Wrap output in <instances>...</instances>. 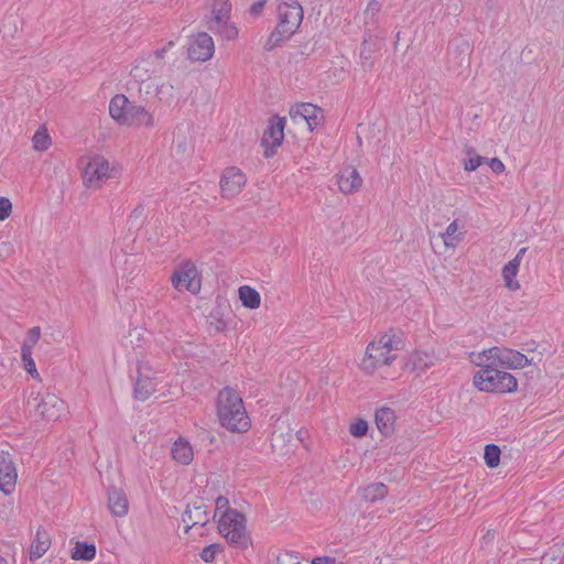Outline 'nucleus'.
<instances>
[{"label":"nucleus","mask_w":564,"mask_h":564,"mask_svg":"<svg viewBox=\"0 0 564 564\" xmlns=\"http://www.w3.org/2000/svg\"><path fill=\"white\" fill-rule=\"evenodd\" d=\"M405 347V338L402 333L395 329H388L376 335L368 341L362 356L358 361L359 371L370 378L380 377L387 380L389 368H391L398 359V352Z\"/></svg>","instance_id":"nucleus-1"},{"label":"nucleus","mask_w":564,"mask_h":564,"mask_svg":"<svg viewBox=\"0 0 564 564\" xmlns=\"http://www.w3.org/2000/svg\"><path fill=\"white\" fill-rule=\"evenodd\" d=\"M215 413L219 426L231 434H246L252 426L243 399L236 388L227 386L218 391Z\"/></svg>","instance_id":"nucleus-2"},{"label":"nucleus","mask_w":564,"mask_h":564,"mask_svg":"<svg viewBox=\"0 0 564 564\" xmlns=\"http://www.w3.org/2000/svg\"><path fill=\"white\" fill-rule=\"evenodd\" d=\"M172 388L170 377L161 367L145 357L137 360L132 389L134 400L164 399L172 394Z\"/></svg>","instance_id":"nucleus-3"},{"label":"nucleus","mask_w":564,"mask_h":564,"mask_svg":"<svg viewBox=\"0 0 564 564\" xmlns=\"http://www.w3.org/2000/svg\"><path fill=\"white\" fill-rule=\"evenodd\" d=\"M304 10L297 0H283L276 4V24L264 42V50L272 51L282 45L299 31Z\"/></svg>","instance_id":"nucleus-4"},{"label":"nucleus","mask_w":564,"mask_h":564,"mask_svg":"<svg viewBox=\"0 0 564 564\" xmlns=\"http://www.w3.org/2000/svg\"><path fill=\"white\" fill-rule=\"evenodd\" d=\"M108 112L119 127L151 129L155 124L153 113L145 107L131 102L123 94H116L110 99Z\"/></svg>","instance_id":"nucleus-5"},{"label":"nucleus","mask_w":564,"mask_h":564,"mask_svg":"<svg viewBox=\"0 0 564 564\" xmlns=\"http://www.w3.org/2000/svg\"><path fill=\"white\" fill-rule=\"evenodd\" d=\"M477 370L471 379L473 387L479 392L502 395L511 394L518 391L519 383L517 378L490 362H484V366H477Z\"/></svg>","instance_id":"nucleus-6"},{"label":"nucleus","mask_w":564,"mask_h":564,"mask_svg":"<svg viewBox=\"0 0 564 564\" xmlns=\"http://www.w3.org/2000/svg\"><path fill=\"white\" fill-rule=\"evenodd\" d=\"M80 180L83 186L90 191L100 189L116 175L109 160L100 154H90L80 160Z\"/></svg>","instance_id":"nucleus-7"},{"label":"nucleus","mask_w":564,"mask_h":564,"mask_svg":"<svg viewBox=\"0 0 564 564\" xmlns=\"http://www.w3.org/2000/svg\"><path fill=\"white\" fill-rule=\"evenodd\" d=\"M469 361L475 366L490 362L506 369H523L530 364L524 354L507 347H491L481 351H473L469 354Z\"/></svg>","instance_id":"nucleus-8"},{"label":"nucleus","mask_w":564,"mask_h":564,"mask_svg":"<svg viewBox=\"0 0 564 564\" xmlns=\"http://www.w3.org/2000/svg\"><path fill=\"white\" fill-rule=\"evenodd\" d=\"M30 414L36 421L57 422L66 415V403L56 393H36L33 400L28 401Z\"/></svg>","instance_id":"nucleus-9"},{"label":"nucleus","mask_w":564,"mask_h":564,"mask_svg":"<svg viewBox=\"0 0 564 564\" xmlns=\"http://www.w3.org/2000/svg\"><path fill=\"white\" fill-rule=\"evenodd\" d=\"M170 282L178 293L197 295L202 291L203 275L193 260L185 259L175 265L171 272Z\"/></svg>","instance_id":"nucleus-10"},{"label":"nucleus","mask_w":564,"mask_h":564,"mask_svg":"<svg viewBox=\"0 0 564 564\" xmlns=\"http://www.w3.org/2000/svg\"><path fill=\"white\" fill-rule=\"evenodd\" d=\"M219 533L230 544L246 549L249 544V536L246 530V519L240 512H227L218 519Z\"/></svg>","instance_id":"nucleus-11"},{"label":"nucleus","mask_w":564,"mask_h":564,"mask_svg":"<svg viewBox=\"0 0 564 564\" xmlns=\"http://www.w3.org/2000/svg\"><path fill=\"white\" fill-rule=\"evenodd\" d=\"M215 54V42L213 36L204 31L191 34L186 43L187 58L193 63H205Z\"/></svg>","instance_id":"nucleus-12"},{"label":"nucleus","mask_w":564,"mask_h":564,"mask_svg":"<svg viewBox=\"0 0 564 564\" xmlns=\"http://www.w3.org/2000/svg\"><path fill=\"white\" fill-rule=\"evenodd\" d=\"M182 522L185 524V534L199 531V538L208 535L209 514L205 505H188L182 514Z\"/></svg>","instance_id":"nucleus-13"},{"label":"nucleus","mask_w":564,"mask_h":564,"mask_svg":"<svg viewBox=\"0 0 564 564\" xmlns=\"http://www.w3.org/2000/svg\"><path fill=\"white\" fill-rule=\"evenodd\" d=\"M247 182V175L239 167L228 166L219 177V194L224 199H231L242 192Z\"/></svg>","instance_id":"nucleus-14"},{"label":"nucleus","mask_w":564,"mask_h":564,"mask_svg":"<svg viewBox=\"0 0 564 564\" xmlns=\"http://www.w3.org/2000/svg\"><path fill=\"white\" fill-rule=\"evenodd\" d=\"M285 126V118L278 116L270 118L261 140L263 155L265 158L273 156L276 153V150L282 145Z\"/></svg>","instance_id":"nucleus-15"},{"label":"nucleus","mask_w":564,"mask_h":564,"mask_svg":"<svg viewBox=\"0 0 564 564\" xmlns=\"http://www.w3.org/2000/svg\"><path fill=\"white\" fill-rule=\"evenodd\" d=\"M290 116L295 122L304 121L310 131H314L324 121L323 109L311 102L294 105L290 110Z\"/></svg>","instance_id":"nucleus-16"},{"label":"nucleus","mask_w":564,"mask_h":564,"mask_svg":"<svg viewBox=\"0 0 564 564\" xmlns=\"http://www.w3.org/2000/svg\"><path fill=\"white\" fill-rule=\"evenodd\" d=\"M438 358L433 348H414L406 357L404 369L410 372L422 373L433 367Z\"/></svg>","instance_id":"nucleus-17"},{"label":"nucleus","mask_w":564,"mask_h":564,"mask_svg":"<svg viewBox=\"0 0 564 564\" xmlns=\"http://www.w3.org/2000/svg\"><path fill=\"white\" fill-rule=\"evenodd\" d=\"M338 191L343 195H352L358 193L364 186V178L361 177L357 167L351 164L344 165L335 175Z\"/></svg>","instance_id":"nucleus-18"},{"label":"nucleus","mask_w":564,"mask_h":564,"mask_svg":"<svg viewBox=\"0 0 564 564\" xmlns=\"http://www.w3.org/2000/svg\"><path fill=\"white\" fill-rule=\"evenodd\" d=\"M18 470L12 456L9 453H0V491L11 496L17 488Z\"/></svg>","instance_id":"nucleus-19"},{"label":"nucleus","mask_w":564,"mask_h":564,"mask_svg":"<svg viewBox=\"0 0 564 564\" xmlns=\"http://www.w3.org/2000/svg\"><path fill=\"white\" fill-rule=\"evenodd\" d=\"M204 21L208 30L230 19L231 3L229 0H206L204 4Z\"/></svg>","instance_id":"nucleus-20"},{"label":"nucleus","mask_w":564,"mask_h":564,"mask_svg":"<svg viewBox=\"0 0 564 564\" xmlns=\"http://www.w3.org/2000/svg\"><path fill=\"white\" fill-rule=\"evenodd\" d=\"M527 251L528 248L519 249L516 256L501 268L503 286L510 292H518L521 289L518 274Z\"/></svg>","instance_id":"nucleus-21"},{"label":"nucleus","mask_w":564,"mask_h":564,"mask_svg":"<svg viewBox=\"0 0 564 564\" xmlns=\"http://www.w3.org/2000/svg\"><path fill=\"white\" fill-rule=\"evenodd\" d=\"M373 421L378 433L382 437H391L397 431V412L388 405H382L375 410Z\"/></svg>","instance_id":"nucleus-22"},{"label":"nucleus","mask_w":564,"mask_h":564,"mask_svg":"<svg viewBox=\"0 0 564 564\" xmlns=\"http://www.w3.org/2000/svg\"><path fill=\"white\" fill-rule=\"evenodd\" d=\"M465 235L464 224L459 219H453L444 231L438 234L442 241V249L438 252L444 253L448 250H455L464 240Z\"/></svg>","instance_id":"nucleus-23"},{"label":"nucleus","mask_w":564,"mask_h":564,"mask_svg":"<svg viewBox=\"0 0 564 564\" xmlns=\"http://www.w3.org/2000/svg\"><path fill=\"white\" fill-rule=\"evenodd\" d=\"M52 546V535L44 527H39L29 545L30 561L42 558Z\"/></svg>","instance_id":"nucleus-24"},{"label":"nucleus","mask_w":564,"mask_h":564,"mask_svg":"<svg viewBox=\"0 0 564 564\" xmlns=\"http://www.w3.org/2000/svg\"><path fill=\"white\" fill-rule=\"evenodd\" d=\"M107 508L116 518H124L129 513V500L122 488L112 487L108 490Z\"/></svg>","instance_id":"nucleus-25"},{"label":"nucleus","mask_w":564,"mask_h":564,"mask_svg":"<svg viewBox=\"0 0 564 564\" xmlns=\"http://www.w3.org/2000/svg\"><path fill=\"white\" fill-rule=\"evenodd\" d=\"M270 441L273 451L283 453L292 441V429L286 422L278 420L274 423Z\"/></svg>","instance_id":"nucleus-26"},{"label":"nucleus","mask_w":564,"mask_h":564,"mask_svg":"<svg viewBox=\"0 0 564 564\" xmlns=\"http://www.w3.org/2000/svg\"><path fill=\"white\" fill-rule=\"evenodd\" d=\"M171 456L178 465H189L194 459V449L189 441L184 437L175 440L171 446Z\"/></svg>","instance_id":"nucleus-27"},{"label":"nucleus","mask_w":564,"mask_h":564,"mask_svg":"<svg viewBox=\"0 0 564 564\" xmlns=\"http://www.w3.org/2000/svg\"><path fill=\"white\" fill-rule=\"evenodd\" d=\"M237 296L241 306L247 310L257 311L261 307L262 297L260 292L249 284L240 285L237 290Z\"/></svg>","instance_id":"nucleus-28"},{"label":"nucleus","mask_w":564,"mask_h":564,"mask_svg":"<svg viewBox=\"0 0 564 564\" xmlns=\"http://www.w3.org/2000/svg\"><path fill=\"white\" fill-rule=\"evenodd\" d=\"M389 494L388 486L383 482H371L359 489L360 498L366 502H378L383 500Z\"/></svg>","instance_id":"nucleus-29"},{"label":"nucleus","mask_w":564,"mask_h":564,"mask_svg":"<svg viewBox=\"0 0 564 564\" xmlns=\"http://www.w3.org/2000/svg\"><path fill=\"white\" fill-rule=\"evenodd\" d=\"M96 553L97 550L94 543L77 541L72 550L70 558L74 561L90 562L96 557Z\"/></svg>","instance_id":"nucleus-30"},{"label":"nucleus","mask_w":564,"mask_h":564,"mask_svg":"<svg viewBox=\"0 0 564 564\" xmlns=\"http://www.w3.org/2000/svg\"><path fill=\"white\" fill-rule=\"evenodd\" d=\"M32 149L36 152H45L52 147V138L45 124L39 127L31 138Z\"/></svg>","instance_id":"nucleus-31"},{"label":"nucleus","mask_w":564,"mask_h":564,"mask_svg":"<svg viewBox=\"0 0 564 564\" xmlns=\"http://www.w3.org/2000/svg\"><path fill=\"white\" fill-rule=\"evenodd\" d=\"M210 31L225 41H235L239 37V29L230 19L215 25Z\"/></svg>","instance_id":"nucleus-32"},{"label":"nucleus","mask_w":564,"mask_h":564,"mask_svg":"<svg viewBox=\"0 0 564 564\" xmlns=\"http://www.w3.org/2000/svg\"><path fill=\"white\" fill-rule=\"evenodd\" d=\"M347 430L351 437L362 438L368 435L370 424L367 419L362 416H355L349 421Z\"/></svg>","instance_id":"nucleus-33"},{"label":"nucleus","mask_w":564,"mask_h":564,"mask_svg":"<svg viewBox=\"0 0 564 564\" xmlns=\"http://www.w3.org/2000/svg\"><path fill=\"white\" fill-rule=\"evenodd\" d=\"M501 449L496 444H487L484 448V462L488 468H497L500 465Z\"/></svg>","instance_id":"nucleus-34"},{"label":"nucleus","mask_w":564,"mask_h":564,"mask_svg":"<svg viewBox=\"0 0 564 564\" xmlns=\"http://www.w3.org/2000/svg\"><path fill=\"white\" fill-rule=\"evenodd\" d=\"M32 355L33 354H31V351L21 352L22 368L29 373V376L33 380L41 382L42 378L40 372L37 371L36 364Z\"/></svg>","instance_id":"nucleus-35"},{"label":"nucleus","mask_w":564,"mask_h":564,"mask_svg":"<svg viewBox=\"0 0 564 564\" xmlns=\"http://www.w3.org/2000/svg\"><path fill=\"white\" fill-rule=\"evenodd\" d=\"M41 337V328L39 326L32 327L28 330L25 339L21 346V352L31 351L33 354V348L36 346Z\"/></svg>","instance_id":"nucleus-36"},{"label":"nucleus","mask_w":564,"mask_h":564,"mask_svg":"<svg viewBox=\"0 0 564 564\" xmlns=\"http://www.w3.org/2000/svg\"><path fill=\"white\" fill-rule=\"evenodd\" d=\"M468 158L464 160V170L467 172L476 171L485 161V159L475 153L473 149L467 151Z\"/></svg>","instance_id":"nucleus-37"},{"label":"nucleus","mask_w":564,"mask_h":564,"mask_svg":"<svg viewBox=\"0 0 564 564\" xmlns=\"http://www.w3.org/2000/svg\"><path fill=\"white\" fill-rule=\"evenodd\" d=\"M210 326L218 333H225L228 330L229 322L225 315L220 312L210 314Z\"/></svg>","instance_id":"nucleus-38"},{"label":"nucleus","mask_w":564,"mask_h":564,"mask_svg":"<svg viewBox=\"0 0 564 564\" xmlns=\"http://www.w3.org/2000/svg\"><path fill=\"white\" fill-rule=\"evenodd\" d=\"M156 95L160 101L171 102L174 99V86L170 83H162L156 87Z\"/></svg>","instance_id":"nucleus-39"},{"label":"nucleus","mask_w":564,"mask_h":564,"mask_svg":"<svg viewBox=\"0 0 564 564\" xmlns=\"http://www.w3.org/2000/svg\"><path fill=\"white\" fill-rule=\"evenodd\" d=\"M13 213L12 200L7 196H0V221L8 220Z\"/></svg>","instance_id":"nucleus-40"},{"label":"nucleus","mask_w":564,"mask_h":564,"mask_svg":"<svg viewBox=\"0 0 564 564\" xmlns=\"http://www.w3.org/2000/svg\"><path fill=\"white\" fill-rule=\"evenodd\" d=\"M215 514L214 517L220 519L223 514H226L227 512H237L236 510L231 509L229 507V500L226 497H218L215 501Z\"/></svg>","instance_id":"nucleus-41"},{"label":"nucleus","mask_w":564,"mask_h":564,"mask_svg":"<svg viewBox=\"0 0 564 564\" xmlns=\"http://www.w3.org/2000/svg\"><path fill=\"white\" fill-rule=\"evenodd\" d=\"M276 564H306L292 552H282L276 556Z\"/></svg>","instance_id":"nucleus-42"},{"label":"nucleus","mask_w":564,"mask_h":564,"mask_svg":"<svg viewBox=\"0 0 564 564\" xmlns=\"http://www.w3.org/2000/svg\"><path fill=\"white\" fill-rule=\"evenodd\" d=\"M543 560L550 562V564H561L562 563V550L561 547L553 546L547 552L544 553Z\"/></svg>","instance_id":"nucleus-43"},{"label":"nucleus","mask_w":564,"mask_h":564,"mask_svg":"<svg viewBox=\"0 0 564 564\" xmlns=\"http://www.w3.org/2000/svg\"><path fill=\"white\" fill-rule=\"evenodd\" d=\"M219 551V545L210 544L203 549L200 557L204 562L208 563L215 558L216 553Z\"/></svg>","instance_id":"nucleus-44"},{"label":"nucleus","mask_w":564,"mask_h":564,"mask_svg":"<svg viewBox=\"0 0 564 564\" xmlns=\"http://www.w3.org/2000/svg\"><path fill=\"white\" fill-rule=\"evenodd\" d=\"M267 0H258L249 8V14L253 18L260 17L264 10Z\"/></svg>","instance_id":"nucleus-45"},{"label":"nucleus","mask_w":564,"mask_h":564,"mask_svg":"<svg viewBox=\"0 0 564 564\" xmlns=\"http://www.w3.org/2000/svg\"><path fill=\"white\" fill-rule=\"evenodd\" d=\"M311 564H347L333 556H316L311 561Z\"/></svg>","instance_id":"nucleus-46"},{"label":"nucleus","mask_w":564,"mask_h":564,"mask_svg":"<svg viewBox=\"0 0 564 564\" xmlns=\"http://www.w3.org/2000/svg\"><path fill=\"white\" fill-rule=\"evenodd\" d=\"M488 165L495 174H501L506 170L503 162L498 158L490 159L488 161Z\"/></svg>","instance_id":"nucleus-47"},{"label":"nucleus","mask_w":564,"mask_h":564,"mask_svg":"<svg viewBox=\"0 0 564 564\" xmlns=\"http://www.w3.org/2000/svg\"><path fill=\"white\" fill-rule=\"evenodd\" d=\"M296 438L302 443L304 444L306 441H310L311 438V435H310V432L307 429H300L297 432H296Z\"/></svg>","instance_id":"nucleus-48"},{"label":"nucleus","mask_w":564,"mask_h":564,"mask_svg":"<svg viewBox=\"0 0 564 564\" xmlns=\"http://www.w3.org/2000/svg\"><path fill=\"white\" fill-rule=\"evenodd\" d=\"M189 541H200L204 538H199V531H194L192 534H186Z\"/></svg>","instance_id":"nucleus-49"},{"label":"nucleus","mask_w":564,"mask_h":564,"mask_svg":"<svg viewBox=\"0 0 564 564\" xmlns=\"http://www.w3.org/2000/svg\"><path fill=\"white\" fill-rule=\"evenodd\" d=\"M14 563H15L14 558H11V560L9 561V560H7V558H4V557L0 556V564H14Z\"/></svg>","instance_id":"nucleus-50"}]
</instances>
